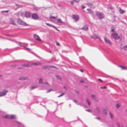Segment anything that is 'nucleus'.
Masks as SVG:
<instances>
[{"label": "nucleus", "instance_id": "f257e3e1", "mask_svg": "<svg viewBox=\"0 0 127 127\" xmlns=\"http://www.w3.org/2000/svg\"><path fill=\"white\" fill-rule=\"evenodd\" d=\"M111 36L115 40L118 39L119 37L118 34L116 33H112L111 34Z\"/></svg>", "mask_w": 127, "mask_h": 127}, {"label": "nucleus", "instance_id": "f03ea898", "mask_svg": "<svg viewBox=\"0 0 127 127\" xmlns=\"http://www.w3.org/2000/svg\"><path fill=\"white\" fill-rule=\"evenodd\" d=\"M32 17L33 19L36 20L38 19L39 17L36 13H33L32 15Z\"/></svg>", "mask_w": 127, "mask_h": 127}, {"label": "nucleus", "instance_id": "7ed1b4c3", "mask_svg": "<svg viewBox=\"0 0 127 127\" xmlns=\"http://www.w3.org/2000/svg\"><path fill=\"white\" fill-rule=\"evenodd\" d=\"M96 15L100 19H101L104 18V16L102 13L98 12L96 13Z\"/></svg>", "mask_w": 127, "mask_h": 127}, {"label": "nucleus", "instance_id": "20e7f679", "mask_svg": "<svg viewBox=\"0 0 127 127\" xmlns=\"http://www.w3.org/2000/svg\"><path fill=\"white\" fill-rule=\"evenodd\" d=\"M18 23L22 25H24L26 26L28 25V24L26 23L23 21L21 20H18Z\"/></svg>", "mask_w": 127, "mask_h": 127}, {"label": "nucleus", "instance_id": "39448f33", "mask_svg": "<svg viewBox=\"0 0 127 127\" xmlns=\"http://www.w3.org/2000/svg\"><path fill=\"white\" fill-rule=\"evenodd\" d=\"M31 15V13L29 12H26L25 13V16L27 18H30Z\"/></svg>", "mask_w": 127, "mask_h": 127}, {"label": "nucleus", "instance_id": "423d86ee", "mask_svg": "<svg viewBox=\"0 0 127 127\" xmlns=\"http://www.w3.org/2000/svg\"><path fill=\"white\" fill-rule=\"evenodd\" d=\"M8 92V91L5 90L3 92H0V96L4 95Z\"/></svg>", "mask_w": 127, "mask_h": 127}, {"label": "nucleus", "instance_id": "0eeeda50", "mask_svg": "<svg viewBox=\"0 0 127 127\" xmlns=\"http://www.w3.org/2000/svg\"><path fill=\"white\" fill-rule=\"evenodd\" d=\"M34 37L35 39L38 41H41V39L39 37L38 35L36 34H34Z\"/></svg>", "mask_w": 127, "mask_h": 127}, {"label": "nucleus", "instance_id": "6e6552de", "mask_svg": "<svg viewBox=\"0 0 127 127\" xmlns=\"http://www.w3.org/2000/svg\"><path fill=\"white\" fill-rule=\"evenodd\" d=\"M92 38H93L94 39H96L97 38L99 39L101 41H102L99 38L97 37V36L95 34H94L92 36Z\"/></svg>", "mask_w": 127, "mask_h": 127}, {"label": "nucleus", "instance_id": "1a4fd4ad", "mask_svg": "<svg viewBox=\"0 0 127 127\" xmlns=\"http://www.w3.org/2000/svg\"><path fill=\"white\" fill-rule=\"evenodd\" d=\"M104 41L106 43H109L110 45H111L112 44V43L107 38L104 37Z\"/></svg>", "mask_w": 127, "mask_h": 127}, {"label": "nucleus", "instance_id": "9d476101", "mask_svg": "<svg viewBox=\"0 0 127 127\" xmlns=\"http://www.w3.org/2000/svg\"><path fill=\"white\" fill-rule=\"evenodd\" d=\"M91 97L93 99L95 100L97 102H98L97 98L95 95L94 94H92L91 95Z\"/></svg>", "mask_w": 127, "mask_h": 127}, {"label": "nucleus", "instance_id": "9b49d317", "mask_svg": "<svg viewBox=\"0 0 127 127\" xmlns=\"http://www.w3.org/2000/svg\"><path fill=\"white\" fill-rule=\"evenodd\" d=\"M73 18L75 19V21H76L79 19V17L77 15H72Z\"/></svg>", "mask_w": 127, "mask_h": 127}, {"label": "nucleus", "instance_id": "f8f14e48", "mask_svg": "<svg viewBox=\"0 0 127 127\" xmlns=\"http://www.w3.org/2000/svg\"><path fill=\"white\" fill-rule=\"evenodd\" d=\"M28 79V78L27 77H21L19 78V80H24Z\"/></svg>", "mask_w": 127, "mask_h": 127}, {"label": "nucleus", "instance_id": "ddd939ff", "mask_svg": "<svg viewBox=\"0 0 127 127\" xmlns=\"http://www.w3.org/2000/svg\"><path fill=\"white\" fill-rule=\"evenodd\" d=\"M88 29V26L87 25H85L82 28V29L85 31H87Z\"/></svg>", "mask_w": 127, "mask_h": 127}, {"label": "nucleus", "instance_id": "4468645a", "mask_svg": "<svg viewBox=\"0 0 127 127\" xmlns=\"http://www.w3.org/2000/svg\"><path fill=\"white\" fill-rule=\"evenodd\" d=\"M57 21L58 23H63L64 22H63L60 19H58L56 20Z\"/></svg>", "mask_w": 127, "mask_h": 127}, {"label": "nucleus", "instance_id": "2eb2a0df", "mask_svg": "<svg viewBox=\"0 0 127 127\" xmlns=\"http://www.w3.org/2000/svg\"><path fill=\"white\" fill-rule=\"evenodd\" d=\"M10 22L11 24L13 25H15V23L14 20L13 19H11L10 20Z\"/></svg>", "mask_w": 127, "mask_h": 127}, {"label": "nucleus", "instance_id": "dca6fc26", "mask_svg": "<svg viewBox=\"0 0 127 127\" xmlns=\"http://www.w3.org/2000/svg\"><path fill=\"white\" fill-rule=\"evenodd\" d=\"M120 67L122 70H126L127 68L126 67L122 65H120Z\"/></svg>", "mask_w": 127, "mask_h": 127}, {"label": "nucleus", "instance_id": "f3484780", "mask_svg": "<svg viewBox=\"0 0 127 127\" xmlns=\"http://www.w3.org/2000/svg\"><path fill=\"white\" fill-rule=\"evenodd\" d=\"M10 115H6L4 117V118H5L10 119Z\"/></svg>", "mask_w": 127, "mask_h": 127}, {"label": "nucleus", "instance_id": "a211bd4d", "mask_svg": "<svg viewBox=\"0 0 127 127\" xmlns=\"http://www.w3.org/2000/svg\"><path fill=\"white\" fill-rule=\"evenodd\" d=\"M125 11L123 9H122L120 8V13L122 14L125 13Z\"/></svg>", "mask_w": 127, "mask_h": 127}, {"label": "nucleus", "instance_id": "6ab92c4d", "mask_svg": "<svg viewBox=\"0 0 127 127\" xmlns=\"http://www.w3.org/2000/svg\"><path fill=\"white\" fill-rule=\"evenodd\" d=\"M10 119H14L16 118L15 116L14 115H10Z\"/></svg>", "mask_w": 127, "mask_h": 127}, {"label": "nucleus", "instance_id": "aec40b11", "mask_svg": "<svg viewBox=\"0 0 127 127\" xmlns=\"http://www.w3.org/2000/svg\"><path fill=\"white\" fill-rule=\"evenodd\" d=\"M87 5L89 7H92V6H93V8H94L95 7V6L93 5V4H91L90 3H88Z\"/></svg>", "mask_w": 127, "mask_h": 127}, {"label": "nucleus", "instance_id": "412c9836", "mask_svg": "<svg viewBox=\"0 0 127 127\" xmlns=\"http://www.w3.org/2000/svg\"><path fill=\"white\" fill-rule=\"evenodd\" d=\"M50 18L52 20H53V19L54 20V21H55L56 19V18L54 16H51L50 17Z\"/></svg>", "mask_w": 127, "mask_h": 127}, {"label": "nucleus", "instance_id": "4be33fe9", "mask_svg": "<svg viewBox=\"0 0 127 127\" xmlns=\"http://www.w3.org/2000/svg\"><path fill=\"white\" fill-rule=\"evenodd\" d=\"M32 64L35 65H39L41 64V63H34Z\"/></svg>", "mask_w": 127, "mask_h": 127}, {"label": "nucleus", "instance_id": "5701e85b", "mask_svg": "<svg viewBox=\"0 0 127 127\" xmlns=\"http://www.w3.org/2000/svg\"><path fill=\"white\" fill-rule=\"evenodd\" d=\"M115 28L113 27H112L111 28V31L112 32H114Z\"/></svg>", "mask_w": 127, "mask_h": 127}, {"label": "nucleus", "instance_id": "b1692460", "mask_svg": "<svg viewBox=\"0 0 127 127\" xmlns=\"http://www.w3.org/2000/svg\"><path fill=\"white\" fill-rule=\"evenodd\" d=\"M87 10L88 11L89 13L90 14L93 13V12L90 10L89 9H87Z\"/></svg>", "mask_w": 127, "mask_h": 127}, {"label": "nucleus", "instance_id": "393cba45", "mask_svg": "<svg viewBox=\"0 0 127 127\" xmlns=\"http://www.w3.org/2000/svg\"><path fill=\"white\" fill-rule=\"evenodd\" d=\"M86 100V101H87V102L88 103L89 105V106H90V105L91 103L90 102L89 100H88L87 99Z\"/></svg>", "mask_w": 127, "mask_h": 127}, {"label": "nucleus", "instance_id": "a878e982", "mask_svg": "<svg viewBox=\"0 0 127 127\" xmlns=\"http://www.w3.org/2000/svg\"><path fill=\"white\" fill-rule=\"evenodd\" d=\"M46 24L48 25V26H50V27H53L54 26L52 25H51L49 24H48V23H46Z\"/></svg>", "mask_w": 127, "mask_h": 127}, {"label": "nucleus", "instance_id": "bb28decb", "mask_svg": "<svg viewBox=\"0 0 127 127\" xmlns=\"http://www.w3.org/2000/svg\"><path fill=\"white\" fill-rule=\"evenodd\" d=\"M50 67V66H43V67L42 68L43 69H45L47 68L48 67Z\"/></svg>", "mask_w": 127, "mask_h": 127}, {"label": "nucleus", "instance_id": "cd10ccee", "mask_svg": "<svg viewBox=\"0 0 127 127\" xmlns=\"http://www.w3.org/2000/svg\"><path fill=\"white\" fill-rule=\"evenodd\" d=\"M124 49L125 50L127 51V46H125L124 47Z\"/></svg>", "mask_w": 127, "mask_h": 127}, {"label": "nucleus", "instance_id": "c85d7f7f", "mask_svg": "<svg viewBox=\"0 0 127 127\" xmlns=\"http://www.w3.org/2000/svg\"><path fill=\"white\" fill-rule=\"evenodd\" d=\"M56 76L58 79H60V80L61 79V77H60V76L56 75Z\"/></svg>", "mask_w": 127, "mask_h": 127}, {"label": "nucleus", "instance_id": "c756f323", "mask_svg": "<svg viewBox=\"0 0 127 127\" xmlns=\"http://www.w3.org/2000/svg\"><path fill=\"white\" fill-rule=\"evenodd\" d=\"M103 113L105 115H106L107 113L106 110L104 109L103 110Z\"/></svg>", "mask_w": 127, "mask_h": 127}, {"label": "nucleus", "instance_id": "7c9ffc66", "mask_svg": "<svg viewBox=\"0 0 127 127\" xmlns=\"http://www.w3.org/2000/svg\"><path fill=\"white\" fill-rule=\"evenodd\" d=\"M39 82L40 83H42V79H40L39 80Z\"/></svg>", "mask_w": 127, "mask_h": 127}, {"label": "nucleus", "instance_id": "2f4dec72", "mask_svg": "<svg viewBox=\"0 0 127 127\" xmlns=\"http://www.w3.org/2000/svg\"><path fill=\"white\" fill-rule=\"evenodd\" d=\"M110 115L111 117V118L112 119H113V116L112 114L111 113V112H110Z\"/></svg>", "mask_w": 127, "mask_h": 127}, {"label": "nucleus", "instance_id": "473e14b6", "mask_svg": "<svg viewBox=\"0 0 127 127\" xmlns=\"http://www.w3.org/2000/svg\"><path fill=\"white\" fill-rule=\"evenodd\" d=\"M9 11L8 10L6 11H2L1 12H7Z\"/></svg>", "mask_w": 127, "mask_h": 127}, {"label": "nucleus", "instance_id": "72a5a7b5", "mask_svg": "<svg viewBox=\"0 0 127 127\" xmlns=\"http://www.w3.org/2000/svg\"><path fill=\"white\" fill-rule=\"evenodd\" d=\"M64 95V93H62L61 95H59V96H58V97H59L61 96H63V95Z\"/></svg>", "mask_w": 127, "mask_h": 127}, {"label": "nucleus", "instance_id": "f704fd0d", "mask_svg": "<svg viewBox=\"0 0 127 127\" xmlns=\"http://www.w3.org/2000/svg\"><path fill=\"white\" fill-rule=\"evenodd\" d=\"M73 1H74L75 2H78L79 1V0H74Z\"/></svg>", "mask_w": 127, "mask_h": 127}, {"label": "nucleus", "instance_id": "c9c22d12", "mask_svg": "<svg viewBox=\"0 0 127 127\" xmlns=\"http://www.w3.org/2000/svg\"><path fill=\"white\" fill-rule=\"evenodd\" d=\"M100 88L101 89H105L106 88V87H100Z\"/></svg>", "mask_w": 127, "mask_h": 127}, {"label": "nucleus", "instance_id": "e433bc0d", "mask_svg": "<svg viewBox=\"0 0 127 127\" xmlns=\"http://www.w3.org/2000/svg\"><path fill=\"white\" fill-rule=\"evenodd\" d=\"M50 67H53L54 68L56 69H58V68L54 66H50Z\"/></svg>", "mask_w": 127, "mask_h": 127}, {"label": "nucleus", "instance_id": "4c0bfd02", "mask_svg": "<svg viewBox=\"0 0 127 127\" xmlns=\"http://www.w3.org/2000/svg\"><path fill=\"white\" fill-rule=\"evenodd\" d=\"M36 87L35 86H33V87H32L31 88V89L32 90L33 88H36Z\"/></svg>", "mask_w": 127, "mask_h": 127}, {"label": "nucleus", "instance_id": "58836bf2", "mask_svg": "<svg viewBox=\"0 0 127 127\" xmlns=\"http://www.w3.org/2000/svg\"><path fill=\"white\" fill-rule=\"evenodd\" d=\"M52 90V89H50V90H47V93H49L50 92V91H51Z\"/></svg>", "mask_w": 127, "mask_h": 127}, {"label": "nucleus", "instance_id": "ea45409f", "mask_svg": "<svg viewBox=\"0 0 127 127\" xmlns=\"http://www.w3.org/2000/svg\"><path fill=\"white\" fill-rule=\"evenodd\" d=\"M56 45L58 46H60V43L58 42H56Z\"/></svg>", "mask_w": 127, "mask_h": 127}, {"label": "nucleus", "instance_id": "a19ab883", "mask_svg": "<svg viewBox=\"0 0 127 127\" xmlns=\"http://www.w3.org/2000/svg\"><path fill=\"white\" fill-rule=\"evenodd\" d=\"M53 28H54L55 29H56L57 30L59 31V30L55 27L54 26H53Z\"/></svg>", "mask_w": 127, "mask_h": 127}, {"label": "nucleus", "instance_id": "79ce46f5", "mask_svg": "<svg viewBox=\"0 0 127 127\" xmlns=\"http://www.w3.org/2000/svg\"><path fill=\"white\" fill-rule=\"evenodd\" d=\"M119 107V104H117V106H116V107L117 108H118Z\"/></svg>", "mask_w": 127, "mask_h": 127}, {"label": "nucleus", "instance_id": "37998d69", "mask_svg": "<svg viewBox=\"0 0 127 127\" xmlns=\"http://www.w3.org/2000/svg\"><path fill=\"white\" fill-rule=\"evenodd\" d=\"M75 92H76V93L77 94H78L79 93V92L78 91H75Z\"/></svg>", "mask_w": 127, "mask_h": 127}, {"label": "nucleus", "instance_id": "c03bdc74", "mask_svg": "<svg viewBox=\"0 0 127 127\" xmlns=\"http://www.w3.org/2000/svg\"><path fill=\"white\" fill-rule=\"evenodd\" d=\"M98 80L101 82H102V80L100 79H98Z\"/></svg>", "mask_w": 127, "mask_h": 127}, {"label": "nucleus", "instance_id": "a18cd8bd", "mask_svg": "<svg viewBox=\"0 0 127 127\" xmlns=\"http://www.w3.org/2000/svg\"><path fill=\"white\" fill-rule=\"evenodd\" d=\"M45 84H46V85H49V84L47 82H45V83H44Z\"/></svg>", "mask_w": 127, "mask_h": 127}, {"label": "nucleus", "instance_id": "49530a36", "mask_svg": "<svg viewBox=\"0 0 127 127\" xmlns=\"http://www.w3.org/2000/svg\"><path fill=\"white\" fill-rule=\"evenodd\" d=\"M85 8V6H82V9H83V8Z\"/></svg>", "mask_w": 127, "mask_h": 127}, {"label": "nucleus", "instance_id": "de8ad7c7", "mask_svg": "<svg viewBox=\"0 0 127 127\" xmlns=\"http://www.w3.org/2000/svg\"><path fill=\"white\" fill-rule=\"evenodd\" d=\"M96 119H97L99 120H100V118H99V117H97V118H96Z\"/></svg>", "mask_w": 127, "mask_h": 127}, {"label": "nucleus", "instance_id": "09e8293b", "mask_svg": "<svg viewBox=\"0 0 127 127\" xmlns=\"http://www.w3.org/2000/svg\"><path fill=\"white\" fill-rule=\"evenodd\" d=\"M80 71H81V72H83V70L81 69H80Z\"/></svg>", "mask_w": 127, "mask_h": 127}, {"label": "nucleus", "instance_id": "8fccbe9b", "mask_svg": "<svg viewBox=\"0 0 127 127\" xmlns=\"http://www.w3.org/2000/svg\"><path fill=\"white\" fill-rule=\"evenodd\" d=\"M26 49H27L28 50H30L31 49H30L29 48H26Z\"/></svg>", "mask_w": 127, "mask_h": 127}, {"label": "nucleus", "instance_id": "3c124183", "mask_svg": "<svg viewBox=\"0 0 127 127\" xmlns=\"http://www.w3.org/2000/svg\"><path fill=\"white\" fill-rule=\"evenodd\" d=\"M86 111H88V112H91V111L90 110H86Z\"/></svg>", "mask_w": 127, "mask_h": 127}, {"label": "nucleus", "instance_id": "603ef678", "mask_svg": "<svg viewBox=\"0 0 127 127\" xmlns=\"http://www.w3.org/2000/svg\"><path fill=\"white\" fill-rule=\"evenodd\" d=\"M71 3L72 4H73V2L71 1Z\"/></svg>", "mask_w": 127, "mask_h": 127}, {"label": "nucleus", "instance_id": "864d4df0", "mask_svg": "<svg viewBox=\"0 0 127 127\" xmlns=\"http://www.w3.org/2000/svg\"><path fill=\"white\" fill-rule=\"evenodd\" d=\"M84 82L83 81H82V80H81V81H80V82Z\"/></svg>", "mask_w": 127, "mask_h": 127}, {"label": "nucleus", "instance_id": "5fc2aeb1", "mask_svg": "<svg viewBox=\"0 0 127 127\" xmlns=\"http://www.w3.org/2000/svg\"><path fill=\"white\" fill-rule=\"evenodd\" d=\"M74 102L76 103L77 102V101L76 100H74Z\"/></svg>", "mask_w": 127, "mask_h": 127}, {"label": "nucleus", "instance_id": "6e6d98bb", "mask_svg": "<svg viewBox=\"0 0 127 127\" xmlns=\"http://www.w3.org/2000/svg\"><path fill=\"white\" fill-rule=\"evenodd\" d=\"M50 53H52V52H51V51H50Z\"/></svg>", "mask_w": 127, "mask_h": 127}, {"label": "nucleus", "instance_id": "4d7b16f0", "mask_svg": "<svg viewBox=\"0 0 127 127\" xmlns=\"http://www.w3.org/2000/svg\"><path fill=\"white\" fill-rule=\"evenodd\" d=\"M65 86H64V88H65Z\"/></svg>", "mask_w": 127, "mask_h": 127}, {"label": "nucleus", "instance_id": "13d9d810", "mask_svg": "<svg viewBox=\"0 0 127 127\" xmlns=\"http://www.w3.org/2000/svg\"><path fill=\"white\" fill-rule=\"evenodd\" d=\"M28 66V65H25L26 66Z\"/></svg>", "mask_w": 127, "mask_h": 127}, {"label": "nucleus", "instance_id": "bf43d9fd", "mask_svg": "<svg viewBox=\"0 0 127 127\" xmlns=\"http://www.w3.org/2000/svg\"><path fill=\"white\" fill-rule=\"evenodd\" d=\"M1 76H0V77Z\"/></svg>", "mask_w": 127, "mask_h": 127}]
</instances>
